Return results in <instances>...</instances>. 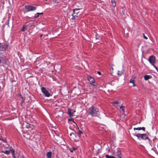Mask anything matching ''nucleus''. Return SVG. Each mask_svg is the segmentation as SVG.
<instances>
[{"mask_svg": "<svg viewBox=\"0 0 158 158\" xmlns=\"http://www.w3.org/2000/svg\"><path fill=\"white\" fill-rule=\"evenodd\" d=\"M121 73H121H121H120V72L119 71H118V74L121 75Z\"/></svg>", "mask_w": 158, "mask_h": 158, "instance_id": "72a5a7b5", "label": "nucleus"}, {"mask_svg": "<svg viewBox=\"0 0 158 158\" xmlns=\"http://www.w3.org/2000/svg\"><path fill=\"white\" fill-rule=\"evenodd\" d=\"M59 158V157H58V158Z\"/></svg>", "mask_w": 158, "mask_h": 158, "instance_id": "a18cd8bd", "label": "nucleus"}, {"mask_svg": "<svg viewBox=\"0 0 158 158\" xmlns=\"http://www.w3.org/2000/svg\"><path fill=\"white\" fill-rule=\"evenodd\" d=\"M118 103H119V102L118 101H114V102H112V103L114 105L115 104L117 105L118 104Z\"/></svg>", "mask_w": 158, "mask_h": 158, "instance_id": "b1692460", "label": "nucleus"}, {"mask_svg": "<svg viewBox=\"0 0 158 158\" xmlns=\"http://www.w3.org/2000/svg\"><path fill=\"white\" fill-rule=\"evenodd\" d=\"M53 1L56 2H58V0H53Z\"/></svg>", "mask_w": 158, "mask_h": 158, "instance_id": "f704fd0d", "label": "nucleus"}, {"mask_svg": "<svg viewBox=\"0 0 158 158\" xmlns=\"http://www.w3.org/2000/svg\"><path fill=\"white\" fill-rule=\"evenodd\" d=\"M140 137L139 139H143V134H141V136Z\"/></svg>", "mask_w": 158, "mask_h": 158, "instance_id": "cd10ccee", "label": "nucleus"}, {"mask_svg": "<svg viewBox=\"0 0 158 158\" xmlns=\"http://www.w3.org/2000/svg\"><path fill=\"white\" fill-rule=\"evenodd\" d=\"M75 150V148L74 147H72L71 148H69V150L71 152H73Z\"/></svg>", "mask_w": 158, "mask_h": 158, "instance_id": "412c9836", "label": "nucleus"}, {"mask_svg": "<svg viewBox=\"0 0 158 158\" xmlns=\"http://www.w3.org/2000/svg\"><path fill=\"white\" fill-rule=\"evenodd\" d=\"M27 27V25H23L21 29V31L23 32L25 31V29Z\"/></svg>", "mask_w": 158, "mask_h": 158, "instance_id": "f3484780", "label": "nucleus"}, {"mask_svg": "<svg viewBox=\"0 0 158 158\" xmlns=\"http://www.w3.org/2000/svg\"><path fill=\"white\" fill-rule=\"evenodd\" d=\"M141 134H139V133H138L137 134H135L134 135L136 136V137H137L138 138V139H139L140 138V136H141Z\"/></svg>", "mask_w": 158, "mask_h": 158, "instance_id": "a211bd4d", "label": "nucleus"}, {"mask_svg": "<svg viewBox=\"0 0 158 158\" xmlns=\"http://www.w3.org/2000/svg\"><path fill=\"white\" fill-rule=\"evenodd\" d=\"M152 77V76L149 75H146L144 76V79L146 81H147L149 79L151 78Z\"/></svg>", "mask_w": 158, "mask_h": 158, "instance_id": "ddd939ff", "label": "nucleus"}, {"mask_svg": "<svg viewBox=\"0 0 158 158\" xmlns=\"http://www.w3.org/2000/svg\"><path fill=\"white\" fill-rule=\"evenodd\" d=\"M111 2L112 4V6L113 7H115L116 6V2L114 0H111Z\"/></svg>", "mask_w": 158, "mask_h": 158, "instance_id": "dca6fc26", "label": "nucleus"}, {"mask_svg": "<svg viewBox=\"0 0 158 158\" xmlns=\"http://www.w3.org/2000/svg\"><path fill=\"white\" fill-rule=\"evenodd\" d=\"M52 153L51 152H48L47 154V157L48 158H51Z\"/></svg>", "mask_w": 158, "mask_h": 158, "instance_id": "4468645a", "label": "nucleus"}, {"mask_svg": "<svg viewBox=\"0 0 158 158\" xmlns=\"http://www.w3.org/2000/svg\"><path fill=\"white\" fill-rule=\"evenodd\" d=\"M10 152H11V153L13 158H15V156L14 150L12 148H10Z\"/></svg>", "mask_w": 158, "mask_h": 158, "instance_id": "9b49d317", "label": "nucleus"}, {"mask_svg": "<svg viewBox=\"0 0 158 158\" xmlns=\"http://www.w3.org/2000/svg\"><path fill=\"white\" fill-rule=\"evenodd\" d=\"M88 80L91 84H92L94 86H96V84L95 82L94 79L91 76L88 77Z\"/></svg>", "mask_w": 158, "mask_h": 158, "instance_id": "0eeeda50", "label": "nucleus"}, {"mask_svg": "<svg viewBox=\"0 0 158 158\" xmlns=\"http://www.w3.org/2000/svg\"><path fill=\"white\" fill-rule=\"evenodd\" d=\"M7 47L6 45H2L0 43V51H5Z\"/></svg>", "mask_w": 158, "mask_h": 158, "instance_id": "1a4fd4ad", "label": "nucleus"}, {"mask_svg": "<svg viewBox=\"0 0 158 158\" xmlns=\"http://www.w3.org/2000/svg\"><path fill=\"white\" fill-rule=\"evenodd\" d=\"M143 37L146 40H147L148 39V38L144 34H143Z\"/></svg>", "mask_w": 158, "mask_h": 158, "instance_id": "c85d7f7f", "label": "nucleus"}, {"mask_svg": "<svg viewBox=\"0 0 158 158\" xmlns=\"http://www.w3.org/2000/svg\"><path fill=\"white\" fill-rule=\"evenodd\" d=\"M116 155L117 157H118L119 156H121V154L120 152H118L116 153Z\"/></svg>", "mask_w": 158, "mask_h": 158, "instance_id": "5701e85b", "label": "nucleus"}, {"mask_svg": "<svg viewBox=\"0 0 158 158\" xmlns=\"http://www.w3.org/2000/svg\"><path fill=\"white\" fill-rule=\"evenodd\" d=\"M5 152L4 151H3V150H2V151H1V153H5Z\"/></svg>", "mask_w": 158, "mask_h": 158, "instance_id": "c9c22d12", "label": "nucleus"}, {"mask_svg": "<svg viewBox=\"0 0 158 158\" xmlns=\"http://www.w3.org/2000/svg\"><path fill=\"white\" fill-rule=\"evenodd\" d=\"M45 1H48V0H44Z\"/></svg>", "mask_w": 158, "mask_h": 158, "instance_id": "c03bdc74", "label": "nucleus"}, {"mask_svg": "<svg viewBox=\"0 0 158 158\" xmlns=\"http://www.w3.org/2000/svg\"><path fill=\"white\" fill-rule=\"evenodd\" d=\"M1 63V60H0V64Z\"/></svg>", "mask_w": 158, "mask_h": 158, "instance_id": "37998d69", "label": "nucleus"}, {"mask_svg": "<svg viewBox=\"0 0 158 158\" xmlns=\"http://www.w3.org/2000/svg\"><path fill=\"white\" fill-rule=\"evenodd\" d=\"M74 141H78V140H77V139H74Z\"/></svg>", "mask_w": 158, "mask_h": 158, "instance_id": "58836bf2", "label": "nucleus"}, {"mask_svg": "<svg viewBox=\"0 0 158 158\" xmlns=\"http://www.w3.org/2000/svg\"><path fill=\"white\" fill-rule=\"evenodd\" d=\"M5 154L7 155H9L10 153V150H5Z\"/></svg>", "mask_w": 158, "mask_h": 158, "instance_id": "a878e982", "label": "nucleus"}, {"mask_svg": "<svg viewBox=\"0 0 158 158\" xmlns=\"http://www.w3.org/2000/svg\"><path fill=\"white\" fill-rule=\"evenodd\" d=\"M74 134H75V133H76V132L75 131H74Z\"/></svg>", "mask_w": 158, "mask_h": 158, "instance_id": "79ce46f5", "label": "nucleus"}, {"mask_svg": "<svg viewBox=\"0 0 158 158\" xmlns=\"http://www.w3.org/2000/svg\"><path fill=\"white\" fill-rule=\"evenodd\" d=\"M97 73H98L99 75H101V72H99V71H98Z\"/></svg>", "mask_w": 158, "mask_h": 158, "instance_id": "473e14b6", "label": "nucleus"}, {"mask_svg": "<svg viewBox=\"0 0 158 158\" xmlns=\"http://www.w3.org/2000/svg\"><path fill=\"white\" fill-rule=\"evenodd\" d=\"M130 82L132 83H135V80L134 78L133 77L131 78L130 81Z\"/></svg>", "mask_w": 158, "mask_h": 158, "instance_id": "6ab92c4d", "label": "nucleus"}, {"mask_svg": "<svg viewBox=\"0 0 158 158\" xmlns=\"http://www.w3.org/2000/svg\"><path fill=\"white\" fill-rule=\"evenodd\" d=\"M25 9H26V11H24V13L29 11H34L36 9V7L31 5H25Z\"/></svg>", "mask_w": 158, "mask_h": 158, "instance_id": "20e7f679", "label": "nucleus"}, {"mask_svg": "<svg viewBox=\"0 0 158 158\" xmlns=\"http://www.w3.org/2000/svg\"><path fill=\"white\" fill-rule=\"evenodd\" d=\"M70 121H72L76 125V124L74 122V119H68V122Z\"/></svg>", "mask_w": 158, "mask_h": 158, "instance_id": "bb28decb", "label": "nucleus"}, {"mask_svg": "<svg viewBox=\"0 0 158 158\" xmlns=\"http://www.w3.org/2000/svg\"><path fill=\"white\" fill-rule=\"evenodd\" d=\"M145 127H138L137 128L134 127V130H143V131H144L145 130Z\"/></svg>", "mask_w": 158, "mask_h": 158, "instance_id": "f8f14e48", "label": "nucleus"}, {"mask_svg": "<svg viewBox=\"0 0 158 158\" xmlns=\"http://www.w3.org/2000/svg\"><path fill=\"white\" fill-rule=\"evenodd\" d=\"M105 156L106 158H115L113 156H110L108 155H106Z\"/></svg>", "mask_w": 158, "mask_h": 158, "instance_id": "aec40b11", "label": "nucleus"}, {"mask_svg": "<svg viewBox=\"0 0 158 158\" xmlns=\"http://www.w3.org/2000/svg\"><path fill=\"white\" fill-rule=\"evenodd\" d=\"M30 124H28L27 125H26V126L27 128H28L30 127Z\"/></svg>", "mask_w": 158, "mask_h": 158, "instance_id": "2f4dec72", "label": "nucleus"}, {"mask_svg": "<svg viewBox=\"0 0 158 158\" xmlns=\"http://www.w3.org/2000/svg\"><path fill=\"white\" fill-rule=\"evenodd\" d=\"M143 140L146 139H148V135L146 134H143Z\"/></svg>", "mask_w": 158, "mask_h": 158, "instance_id": "2eb2a0df", "label": "nucleus"}, {"mask_svg": "<svg viewBox=\"0 0 158 158\" xmlns=\"http://www.w3.org/2000/svg\"><path fill=\"white\" fill-rule=\"evenodd\" d=\"M43 35H40V37H42V36Z\"/></svg>", "mask_w": 158, "mask_h": 158, "instance_id": "a19ab883", "label": "nucleus"}, {"mask_svg": "<svg viewBox=\"0 0 158 158\" xmlns=\"http://www.w3.org/2000/svg\"><path fill=\"white\" fill-rule=\"evenodd\" d=\"M148 139V141H149V143L151 144V143L152 142V141L150 139H149L148 138V139Z\"/></svg>", "mask_w": 158, "mask_h": 158, "instance_id": "c756f323", "label": "nucleus"}, {"mask_svg": "<svg viewBox=\"0 0 158 158\" xmlns=\"http://www.w3.org/2000/svg\"><path fill=\"white\" fill-rule=\"evenodd\" d=\"M39 15V14H38V13H37L34 16V17L35 18H38Z\"/></svg>", "mask_w": 158, "mask_h": 158, "instance_id": "393cba45", "label": "nucleus"}, {"mask_svg": "<svg viewBox=\"0 0 158 158\" xmlns=\"http://www.w3.org/2000/svg\"><path fill=\"white\" fill-rule=\"evenodd\" d=\"M125 107L124 106H120V109L123 111V116L122 117L124 118H126V115H125L124 114L125 112L124 110L125 109Z\"/></svg>", "mask_w": 158, "mask_h": 158, "instance_id": "9d476101", "label": "nucleus"}, {"mask_svg": "<svg viewBox=\"0 0 158 158\" xmlns=\"http://www.w3.org/2000/svg\"><path fill=\"white\" fill-rule=\"evenodd\" d=\"M69 135L71 136H73V137L74 136L76 137V135L73 132H72L71 133H70Z\"/></svg>", "mask_w": 158, "mask_h": 158, "instance_id": "4be33fe9", "label": "nucleus"}, {"mask_svg": "<svg viewBox=\"0 0 158 158\" xmlns=\"http://www.w3.org/2000/svg\"><path fill=\"white\" fill-rule=\"evenodd\" d=\"M41 90L46 97H49L50 96V94L45 87H42L41 88Z\"/></svg>", "mask_w": 158, "mask_h": 158, "instance_id": "423d86ee", "label": "nucleus"}, {"mask_svg": "<svg viewBox=\"0 0 158 158\" xmlns=\"http://www.w3.org/2000/svg\"><path fill=\"white\" fill-rule=\"evenodd\" d=\"M88 111L89 113L93 116H97L99 113L98 110L93 106H91L89 108Z\"/></svg>", "mask_w": 158, "mask_h": 158, "instance_id": "f257e3e1", "label": "nucleus"}, {"mask_svg": "<svg viewBox=\"0 0 158 158\" xmlns=\"http://www.w3.org/2000/svg\"><path fill=\"white\" fill-rule=\"evenodd\" d=\"M80 9L77 8L73 10V13L72 14L73 16L72 18V19H74L77 16L79 12V10Z\"/></svg>", "mask_w": 158, "mask_h": 158, "instance_id": "39448f33", "label": "nucleus"}, {"mask_svg": "<svg viewBox=\"0 0 158 158\" xmlns=\"http://www.w3.org/2000/svg\"><path fill=\"white\" fill-rule=\"evenodd\" d=\"M82 134V132L80 130L78 129V130L76 133V137L78 136V138H80L81 136V135Z\"/></svg>", "mask_w": 158, "mask_h": 158, "instance_id": "6e6552de", "label": "nucleus"}, {"mask_svg": "<svg viewBox=\"0 0 158 158\" xmlns=\"http://www.w3.org/2000/svg\"><path fill=\"white\" fill-rule=\"evenodd\" d=\"M76 111L72 109H68V110L67 114L69 115L71 118H76L77 115L75 114Z\"/></svg>", "mask_w": 158, "mask_h": 158, "instance_id": "f03ea898", "label": "nucleus"}, {"mask_svg": "<svg viewBox=\"0 0 158 158\" xmlns=\"http://www.w3.org/2000/svg\"><path fill=\"white\" fill-rule=\"evenodd\" d=\"M148 61L156 69L157 67L154 65L156 62V57L153 56H151L149 58Z\"/></svg>", "mask_w": 158, "mask_h": 158, "instance_id": "7ed1b4c3", "label": "nucleus"}, {"mask_svg": "<svg viewBox=\"0 0 158 158\" xmlns=\"http://www.w3.org/2000/svg\"><path fill=\"white\" fill-rule=\"evenodd\" d=\"M38 14H39V15H42L43 14V13H38Z\"/></svg>", "mask_w": 158, "mask_h": 158, "instance_id": "4c0bfd02", "label": "nucleus"}, {"mask_svg": "<svg viewBox=\"0 0 158 158\" xmlns=\"http://www.w3.org/2000/svg\"><path fill=\"white\" fill-rule=\"evenodd\" d=\"M133 84V86L134 87H135V83H132Z\"/></svg>", "mask_w": 158, "mask_h": 158, "instance_id": "e433bc0d", "label": "nucleus"}, {"mask_svg": "<svg viewBox=\"0 0 158 158\" xmlns=\"http://www.w3.org/2000/svg\"><path fill=\"white\" fill-rule=\"evenodd\" d=\"M117 158H121V156H119L118 157H117Z\"/></svg>", "mask_w": 158, "mask_h": 158, "instance_id": "ea45409f", "label": "nucleus"}, {"mask_svg": "<svg viewBox=\"0 0 158 158\" xmlns=\"http://www.w3.org/2000/svg\"><path fill=\"white\" fill-rule=\"evenodd\" d=\"M0 140L4 141V140L3 139V138L2 137H0Z\"/></svg>", "mask_w": 158, "mask_h": 158, "instance_id": "7c9ffc66", "label": "nucleus"}]
</instances>
